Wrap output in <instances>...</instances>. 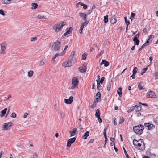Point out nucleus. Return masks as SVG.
Instances as JSON below:
<instances>
[{
    "mask_svg": "<svg viewBox=\"0 0 158 158\" xmlns=\"http://www.w3.org/2000/svg\"><path fill=\"white\" fill-rule=\"evenodd\" d=\"M144 128L143 125L140 124L138 126H134L133 127V130L136 134L141 135L144 129Z\"/></svg>",
    "mask_w": 158,
    "mask_h": 158,
    "instance_id": "obj_1",
    "label": "nucleus"
},
{
    "mask_svg": "<svg viewBox=\"0 0 158 158\" xmlns=\"http://www.w3.org/2000/svg\"><path fill=\"white\" fill-rule=\"evenodd\" d=\"M61 45V43L58 41L54 42L52 47V49L55 51H57L59 50Z\"/></svg>",
    "mask_w": 158,
    "mask_h": 158,
    "instance_id": "obj_2",
    "label": "nucleus"
},
{
    "mask_svg": "<svg viewBox=\"0 0 158 158\" xmlns=\"http://www.w3.org/2000/svg\"><path fill=\"white\" fill-rule=\"evenodd\" d=\"M79 83V81L78 79L76 77H73L72 79V86L71 88V89H73L76 87H77V85Z\"/></svg>",
    "mask_w": 158,
    "mask_h": 158,
    "instance_id": "obj_3",
    "label": "nucleus"
},
{
    "mask_svg": "<svg viewBox=\"0 0 158 158\" xmlns=\"http://www.w3.org/2000/svg\"><path fill=\"white\" fill-rule=\"evenodd\" d=\"M142 143H137V145H135V148L137 149L143 151L144 150L145 146V144L143 141V142H141Z\"/></svg>",
    "mask_w": 158,
    "mask_h": 158,
    "instance_id": "obj_4",
    "label": "nucleus"
},
{
    "mask_svg": "<svg viewBox=\"0 0 158 158\" xmlns=\"http://www.w3.org/2000/svg\"><path fill=\"white\" fill-rule=\"evenodd\" d=\"M76 53L75 51H74L71 53V54L69 57L68 60L69 62H71L72 65L75 62V59L74 57V55Z\"/></svg>",
    "mask_w": 158,
    "mask_h": 158,
    "instance_id": "obj_5",
    "label": "nucleus"
},
{
    "mask_svg": "<svg viewBox=\"0 0 158 158\" xmlns=\"http://www.w3.org/2000/svg\"><path fill=\"white\" fill-rule=\"evenodd\" d=\"M144 125L145 127H148L149 130H152L155 128V126L152 124L145 123Z\"/></svg>",
    "mask_w": 158,
    "mask_h": 158,
    "instance_id": "obj_6",
    "label": "nucleus"
},
{
    "mask_svg": "<svg viewBox=\"0 0 158 158\" xmlns=\"http://www.w3.org/2000/svg\"><path fill=\"white\" fill-rule=\"evenodd\" d=\"M76 138L75 137H73L69 139L67 141V146L70 147L71 144L73 143L75 141Z\"/></svg>",
    "mask_w": 158,
    "mask_h": 158,
    "instance_id": "obj_7",
    "label": "nucleus"
},
{
    "mask_svg": "<svg viewBox=\"0 0 158 158\" xmlns=\"http://www.w3.org/2000/svg\"><path fill=\"white\" fill-rule=\"evenodd\" d=\"M72 63L67 60L62 63V66L64 67H69L72 66Z\"/></svg>",
    "mask_w": 158,
    "mask_h": 158,
    "instance_id": "obj_8",
    "label": "nucleus"
},
{
    "mask_svg": "<svg viewBox=\"0 0 158 158\" xmlns=\"http://www.w3.org/2000/svg\"><path fill=\"white\" fill-rule=\"evenodd\" d=\"M60 26V23L57 24L53 27V28L55 30L56 32H58L62 29Z\"/></svg>",
    "mask_w": 158,
    "mask_h": 158,
    "instance_id": "obj_9",
    "label": "nucleus"
},
{
    "mask_svg": "<svg viewBox=\"0 0 158 158\" xmlns=\"http://www.w3.org/2000/svg\"><path fill=\"white\" fill-rule=\"evenodd\" d=\"M73 97L70 96L68 99H65L64 102L67 104H70L73 102Z\"/></svg>",
    "mask_w": 158,
    "mask_h": 158,
    "instance_id": "obj_10",
    "label": "nucleus"
},
{
    "mask_svg": "<svg viewBox=\"0 0 158 158\" xmlns=\"http://www.w3.org/2000/svg\"><path fill=\"white\" fill-rule=\"evenodd\" d=\"M101 94L100 92H98L95 95L96 101L100 102L101 101Z\"/></svg>",
    "mask_w": 158,
    "mask_h": 158,
    "instance_id": "obj_11",
    "label": "nucleus"
},
{
    "mask_svg": "<svg viewBox=\"0 0 158 158\" xmlns=\"http://www.w3.org/2000/svg\"><path fill=\"white\" fill-rule=\"evenodd\" d=\"M155 93L152 91H149L146 95V97L148 98H154Z\"/></svg>",
    "mask_w": 158,
    "mask_h": 158,
    "instance_id": "obj_12",
    "label": "nucleus"
},
{
    "mask_svg": "<svg viewBox=\"0 0 158 158\" xmlns=\"http://www.w3.org/2000/svg\"><path fill=\"white\" fill-rule=\"evenodd\" d=\"M79 15L80 17L84 20H87V15L81 12L79 13Z\"/></svg>",
    "mask_w": 158,
    "mask_h": 158,
    "instance_id": "obj_13",
    "label": "nucleus"
},
{
    "mask_svg": "<svg viewBox=\"0 0 158 158\" xmlns=\"http://www.w3.org/2000/svg\"><path fill=\"white\" fill-rule=\"evenodd\" d=\"M100 64L101 65L104 64V66L106 67L109 66V63L108 61H106L105 60H103L101 63Z\"/></svg>",
    "mask_w": 158,
    "mask_h": 158,
    "instance_id": "obj_14",
    "label": "nucleus"
},
{
    "mask_svg": "<svg viewBox=\"0 0 158 158\" xmlns=\"http://www.w3.org/2000/svg\"><path fill=\"white\" fill-rule=\"evenodd\" d=\"M77 131V129L76 128H73L72 130L69 131V133L71 134L70 137L74 136L76 134V131Z\"/></svg>",
    "mask_w": 158,
    "mask_h": 158,
    "instance_id": "obj_15",
    "label": "nucleus"
},
{
    "mask_svg": "<svg viewBox=\"0 0 158 158\" xmlns=\"http://www.w3.org/2000/svg\"><path fill=\"white\" fill-rule=\"evenodd\" d=\"M144 84L143 82H140L138 85V88L139 90H143L145 89L143 88Z\"/></svg>",
    "mask_w": 158,
    "mask_h": 158,
    "instance_id": "obj_16",
    "label": "nucleus"
},
{
    "mask_svg": "<svg viewBox=\"0 0 158 158\" xmlns=\"http://www.w3.org/2000/svg\"><path fill=\"white\" fill-rule=\"evenodd\" d=\"M143 142V139H139L138 140H137L136 139H134L133 140V144L134 145L135 147V144H136V145H137V143H135V142L137 143V142Z\"/></svg>",
    "mask_w": 158,
    "mask_h": 158,
    "instance_id": "obj_17",
    "label": "nucleus"
},
{
    "mask_svg": "<svg viewBox=\"0 0 158 158\" xmlns=\"http://www.w3.org/2000/svg\"><path fill=\"white\" fill-rule=\"evenodd\" d=\"M7 110V108H5L4 110H2L1 112V114H0V116L1 117H2L4 116L5 115Z\"/></svg>",
    "mask_w": 158,
    "mask_h": 158,
    "instance_id": "obj_18",
    "label": "nucleus"
},
{
    "mask_svg": "<svg viewBox=\"0 0 158 158\" xmlns=\"http://www.w3.org/2000/svg\"><path fill=\"white\" fill-rule=\"evenodd\" d=\"M89 131H86L82 137V138L83 139H85L89 135Z\"/></svg>",
    "mask_w": 158,
    "mask_h": 158,
    "instance_id": "obj_19",
    "label": "nucleus"
},
{
    "mask_svg": "<svg viewBox=\"0 0 158 158\" xmlns=\"http://www.w3.org/2000/svg\"><path fill=\"white\" fill-rule=\"evenodd\" d=\"M6 44L5 43H3L1 44V51L3 52L4 51L6 48Z\"/></svg>",
    "mask_w": 158,
    "mask_h": 158,
    "instance_id": "obj_20",
    "label": "nucleus"
},
{
    "mask_svg": "<svg viewBox=\"0 0 158 158\" xmlns=\"http://www.w3.org/2000/svg\"><path fill=\"white\" fill-rule=\"evenodd\" d=\"M133 41L134 42L135 45H138L139 43V41L138 39H135L134 38L133 39Z\"/></svg>",
    "mask_w": 158,
    "mask_h": 158,
    "instance_id": "obj_21",
    "label": "nucleus"
},
{
    "mask_svg": "<svg viewBox=\"0 0 158 158\" xmlns=\"http://www.w3.org/2000/svg\"><path fill=\"white\" fill-rule=\"evenodd\" d=\"M122 89L120 87L118 88L117 90V93L120 97H121L122 95Z\"/></svg>",
    "mask_w": 158,
    "mask_h": 158,
    "instance_id": "obj_22",
    "label": "nucleus"
},
{
    "mask_svg": "<svg viewBox=\"0 0 158 158\" xmlns=\"http://www.w3.org/2000/svg\"><path fill=\"white\" fill-rule=\"evenodd\" d=\"M136 106L135 108H136V112H137L139 111H140L141 110V106L139 105V106H137L135 105Z\"/></svg>",
    "mask_w": 158,
    "mask_h": 158,
    "instance_id": "obj_23",
    "label": "nucleus"
},
{
    "mask_svg": "<svg viewBox=\"0 0 158 158\" xmlns=\"http://www.w3.org/2000/svg\"><path fill=\"white\" fill-rule=\"evenodd\" d=\"M79 70H80V72L81 73H83V72H85L86 71V68H85L84 69L83 67H80L79 68Z\"/></svg>",
    "mask_w": 158,
    "mask_h": 158,
    "instance_id": "obj_24",
    "label": "nucleus"
},
{
    "mask_svg": "<svg viewBox=\"0 0 158 158\" xmlns=\"http://www.w3.org/2000/svg\"><path fill=\"white\" fill-rule=\"evenodd\" d=\"M37 18L39 19H46L47 18L45 16L41 15H39L37 16Z\"/></svg>",
    "mask_w": 158,
    "mask_h": 158,
    "instance_id": "obj_25",
    "label": "nucleus"
},
{
    "mask_svg": "<svg viewBox=\"0 0 158 158\" xmlns=\"http://www.w3.org/2000/svg\"><path fill=\"white\" fill-rule=\"evenodd\" d=\"M32 6L31 7L32 9L35 10L38 7V4L35 3H34L32 4Z\"/></svg>",
    "mask_w": 158,
    "mask_h": 158,
    "instance_id": "obj_26",
    "label": "nucleus"
},
{
    "mask_svg": "<svg viewBox=\"0 0 158 158\" xmlns=\"http://www.w3.org/2000/svg\"><path fill=\"white\" fill-rule=\"evenodd\" d=\"M6 126L7 128V130L10 129V128L12 126V123L11 122H8L6 123Z\"/></svg>",
    "mask_w": 158,
    "mask_h": 158,
    "instance_id": "obj_27",
    "label": "nucleus"
},
{
    "mask_svg": "<svg viewBox=\"0 0 158 158\" xmlns=\"http://www.w3.org/2000/svg\"><path fill=\"white\" fill-rule=\"evenodd\" d=\"M97 82V88L98 90H102V87L100 85V83H99V82H98V81Z\"/></svg>",
    "mask_w": 158,
    "mask_h": 158,
    "instance_id": "obj_28",
    "label": "nucleus"
},
{
    "mask_svg": "<svg viewBox=\"0 0 158 158\" xmlns=\"http://www.w3.org/2000/svg\"><path fill=\"white\" fill-rule=\"evenodd\" d=\"M1 128L2 130H7V128L6 127V123H4L2 126Z\"/></svg>",
    "mask_w": 158,
    "mask_h": 158,
    "instance_id": "obj_29",
    "label": "nucleus"
},
{
    "mask_svg": "<svg viewBox=\"0 0 158 158\" xmlns=\"http://www.w3.org/2000/svg\"><path fill=\"white\" fill-rule=\"evenodd\" d=\"M117 21V20L115 18H111L110 20V22L111 24L114 23Z\"/></svg>",
    "mask_w": 158,
    "mask_h": 158,
    "instance_id": "obj_30",
    "label": "nucleus"
},
{
    "mask_svg": "<svg viewBox=\"0 0 158 158\" xmlns=\"http://www.w3.org/2000/svg\"><path fill=\"white\" fill-rule=\"evenodd\" d=\"M95 116L98 117L100 116V111L98 109H97L96 111V113L95 114Z\"/></svg>",
    "mask_w": 158,
    "mask_h": 158,
    "instance_id": "obj_31",
    "label": "nucleus"
},
{
    "mask_svg": "<svg viewBox=\"0 0 158 158\" xmlns=\"http://www.w3.org/2000/svg\"><path fill=\"white\" fill-rule=\"evenodd\" d=\"M136 106H132L128 110L127 112L129 113H131V112H132V111H133L134 110V109L135 108Z\"/></svg>",
    "mask_w": 158,
    "mask_h": 158,
    "instance_id": "obj_32",
    "label": "nucleus"
},
{
    "mask_svg": "<svg viewBox=\"0 0 158 158\" xmlns=\"http://www.w3.org/2000/svg\"><path fill=\"white\" fill-rule=\"evenodd\" d=\"M104 79H105V77H102L101 78L100 80H97L96 81H97H97H98V82H99L100 83L102 84L103 83V81H104Z\"/></svg>",
    "mask_w": 158,
    "mask_h": 158,
    "instance_id": "obj_33",
    "label": "nucleus"
},
{
    "mask_svg": "<svg viewBox=\"0 0 158 158\" xmlns=\"http://www.w3.org/2000/svg\"><path fill=\"white\" fill-rule=\"evenodd\" d=\"M85 22L82 24L81 26L84 27V26H86L89 23V21H87V20H84Z\"/></svg>",
    "mask_w": 158,
    "mask_h": 158,
    "instance_id": "obj_34",
    "label": "nucleus"
},
{
    "mask_svg": "<svg viewBox=\"0 0 158 158\" xmlns=\"http://www.w3.org/2000/svg\"><path fill=\"white\" fill-rule=\"evenodd\" d=\"M135 16V14L134 13H132V12L131 13V17L130 18V19L131 20V21H132L134 19Z\"/></svg>",
    "mask_w": 158,
    "mask_h": 158,
    "instance_id": "obj_35",
    "label": "nucleus"
},
{
    "mask_svg": "<svg viewBox=\"0 0 158 158\" xmlns=\"http://www.w3.org/2000/svg\"><path fill=\"white\" fill-rule=\"evenodd\" d=\"M123 149L124 150V153L125 155V156H126V157L127 158H128V157L129 156V155H128V154H127V151H126L124 147L123 146Z\"/></svg>",
    "mask_w": 158,
    "mask_h": 158,
    "instance_id": "obj_36",
    "label": "nucleus"
},
{
    "mask_svg": "<svg viewBox=\"0 0 158 158\" xmlns=\"http://www.w3.org/2000/svg\"><path fill=\"white\" fill-rule=\"evenodd\" d=\"M104 22L105 23H106L108 21V16L106 15L104 16Z\"/></svg>",
    "mask_w": 158,
    "mask_h": 158,
    "instance_id": "obj_37",
    "label": "nucleus"
},
{
    "mask_svg": "<svg viewBox=\"0 0 158 158\" xmlns=\"http://www.w3.org/2000/svg\"><path fill=\"white\" fill-rule=\"evenodd\" d=\"M2 2L3 4H9V0H2Z\"/></svg>",
    "mask_w": 158,
    "mask_h": 158,
    "instance_id": "obj_38",
    "label": "nucleus"
},
{
    "mask_svg": "<svg viewBox=\"0 0 158 158\" xmlns=\"http://www.w3.org/2000/svg\"><path fill=\"white\" fill-rule=\"evenodd\" d=\"M148 44H144L138 50V52H140L141 50H142V49L144 48V47H145L146 46H147Z\"/></svg>",
    "mask_w": 158,
    "mask_h": 158,
    "instance_id": "obj_39",
    "label": "nucleus"
},
{
    "mask_svg": "<svg viewBox=\"0 0 158 158\" xmlns=\"http://www.w3.org/2000/svg\"><path fill=\"white\" fill-rule=\"evenodd\" d=\"M33 71L32 70H30L28 73V75L29 77H31L33 75Z\"/></svg>",
    "mask_w": 158,
    "mask_h": 158,
    "instance_id": "obj_40",
    "label": "nucleus"
},
{
    "mask_svg": "<svg viewBox=\"0 0 158 158\" xmlns=\"http://www.w3.org/2000/svg\"><path fill=\"white\" fill-rule=\"evenodd\" d=\"M124 118L122 117H120L119 121V124H120L124 122Z\"/></svg>",
    "mask_w": 158,
    "mask_h": 158,
    "instance_id": "obj_41",
    "label": "nucleus"
},
{
    "mask_svg": "<svg viewBox=\"0 0 158 158\" xmlns=\"http://www.w3.org/2000/svg\"><path fill=\"white\" fill-rule=\"evenodd\" d=\"M82 60H85L87 58V54L86 53H84L82 55Z\"/></svg>",
    "mask_w": 158,
    "mask_h": 158,
    "instance_id": "obj_42",
    "label": "nucleus"
},
{
    "mask_svg": "<svg viewBox=\"0 0 158 158\" xmlns=\"http://www.w3.org/2000/svg\"><path fill=\"white\" fill-rule=\"evenodd\" d=\"M137 69H138V68H137V67H135L133 69V71H132L133 73L134 74H135L137 72Z\"/></svg>",
    "mask_w": 158,
    "mask_h": 158,
    "instance_id": "obj_43",
    "label": "nucleus"
},
{
    "mask_svg": "<svg viewBox=\"0 0 158 158\" xmlns=\"http://www.w3.org/2000/svg\"><path fill=\"white\" fill-rule=\"evenodd\" d=\"M124 19L126 25H129L130 24V22L129 21L127 20V18L126 17H124Z\"/></svg>",
    "mask_w": 158,
    "mask_h": 158,
    "instance_id": "obj_44",
    "label": "nucleus"
},
{
    "mask_svg": "<svg viewBox=\"0 0 158 158\" xmlns=\"http://www.w3.org/2000/svg\"><path fill=\"white\" fill-rule=\"evenodd\" d=\"M111 86V83H109L108 84L107 86V89L108 91H109L110 89Z\"/></svg>",
    "mask_w": 158,
    "mask_h": 158,
    "instance_id": "obj_45",
    "label": "nucleus"
},
{
    "mask_svg": "<svg viewBox=\"0 0 158 158\" xmlns=\"http://www.w3.org/2000/svg\"><path fill=\"white\" fill-rule=\"evenodd\" d=\"M60 116L62 118H65V114L64 113L62 112H60Z\"/></svg>",
    "mask_w": 158,
    "mask_h": 158,
    "instance_id": "obj_46",
    "label": "nucleus"
},
{
    "mask_svg": "<svg viewBox=\"0 0 158 158\" xmlns=\"http://www.w3.org/2000/svg\"><path fill=\"white\" fill-rule=\"evenodd\" d=\"M73 30V28L72 27H70L68 29V30L66 32L67 33H68L69 34L70 33H71L72 32V31Z\"/></svg>",
    "mask_w": 158,
    "mask_h": 158,
    "instance_id": "obj_47",
    "label": "nucleus"
},
{
    "mask_svg": "<svg viewBox=\"0 0 158 158\" xmlns=\"http://www.w3.org/2000/svg\"><path fill=\"white\" fill-rule=\"evenodd\" d=\"M96 105V101H94V102L93 103L92 105L91 106V107L92 108H93Z\"/></svg>",
    "mask_w": 158,
    "mask_h": 158,
    "instance_id": "obj_48",
    "label": "nucleus"
},
{
    "mask_svg": "<svg viewBox=\"0 0 158 158\" xmlns=\"http://www.w3.org/2000/svg\"><path fill=\"white\" fill-rule=\"evenodd\" d=\"M155 78V79H158V72H155L154 73Z\"/></svg>",
    "mask_w": 158,
    "mask_h": 158,
    "instance_id": "obj_49",
    "label": "nucleus"
},
{
    "mask_svg": "<svg viewBox=\"0 0 158 158\" xmlns=\"http://www.w3.org/2000/svg\"><path fill=\"white\" fill-rule=\"evenodd\" d=\"M84 27H83V26H81L80 29L79 30V32L80 33L82 34V31Z\"/></svg>",
    "mask_w": 158,
    "mask_h": 158,
    "instance_id": "obj_50",
    "label": "nucleus"
},
{
    "mask_svg": "<svg viewBox=\"0 0 158 158\" xmlns=\"http://www.w3.org/2000/svg\"><path fill=\"white\" fill-rule=\"evenodd\" d=\"M0 14L2 15L3 16L5 15V14L3 10L1 9L0 10Z\"/></svg>",
    "mask_w": 158,
    "mask_h": 158,
    "instance_id": "obj_51",
    "label": "nucleus"
},
{
    "mask_svg": "<svg viewBox=\"0 0 158 158\" xmlns=\"http://www.w3.org/2000/svg\"><path fill=\"white\" fill-rule=\"evenodd\" d=\"M154 121L158 125V116L156 118Z\"/></svg>",
    "mask_w": 158,
    "mask_h": 158,
    "instance_id": "obj_52",
    "label": "nucleus"
},
{
    "mask_svg": "<svg viewBox=\"0 0 158 158\" xmlns=\"http://www.w3.org/2000/svg\"><path fill=\"white\" fill-rule=\"evenodd\" d=\"M154 35H153L151 34L149 36L148 39L149 40H150L152 38L153 39V38H154Z\"/></svg>",
    "mask_w": 158,
    "mask_h": 158,
    "instance_id": "obj_53",
    "label": "nucleus"
},
{
    "mask_svg": "<svg viewBox=\"0 0 158 158\" xmlns=\"http://www.w3.org/2000/svg\"><path fill=\"white\" fill-rule=\"evenodd\" d=\"M16 114L14 112H13L12 113V114L11 115V117H12V118H14L16 117Z\"/></svg>",
    "mask_w": 158,
    "mask_h": 158,
    "instance_id": "obj_54",
    "label": "nucleus"
},
{
    "mask_svg": "<svg viewBox=\"0 0 158 158\" xmlns=\"http://www.w3.org/2000/svg\"><path fill=\"white\" fill-rule=\"evenodd\" d=\"M37 40V37H32L31 39V41H33L34 40Z\"/></svg>",
    "mask_w": 158,
    "mask_h": 158,
    "instance_id": "obj_55",
    "label": "nucleus"
},
{
    "mask_svg": "<svg viewBox=\"0 0 158 158\" xmlns=\"http://www.w3.org/2000/svg\"><path fill=\"white\" fill-rule=\"evenodd\" d=\"M149 66H148L146 67L145 68H143L142 71H143V72H144V73H145L146 71L148 70V67Z\"/></svg>",
    "mask_w": 158,
    "mask_h": 158,
    "instance_id": "obj_56",
    "label": "nucleus"
},
{
    "mask_svg": "<svg viewBox=\"0 0 158 158\" xmlns=\"http://www.w3.org/2000/svg\"><path fill=\"white\" fill-rule=\"evenodd\" d=\"M44 61L43 60H42L40 62L39 65L40 66H42L44 64Z\"/></svg>",
    "mask_w": 158,
    "mask_h": 158,
    "instance_id": "obj_57",
    "label": "nucleus"
},
{
    "mask_svg": "<svg viewBox=\"0 0 158 158\" xmlns=\"http://www.w3.org/2000/svg\"><path fill=\"white\" fill-rule=\"evenodd\" d=\"M110 140L112 142H113V143L114 144V140H115V138H114L111 137L110 138Z\"/></svg>",
    "mask_w": 158,
    "mask_h": 158,
    "instance_id": "obj_58",
    "label": "nucleus"
},
{
    "mask_svg": "<svg viewBox=\"0 0 158 158\" xmlns=\"http://www.w3.org/2000/svg\"><path fill=\"white\" fill-rule=\"evenodd\" d=\"M139 32L134 37V38L136 39H138L139 38Z\"/></svg>",
    "mask_w": 158,
    "mask_h": 158,
    "instance_id": "obj_59",
    "label": "nucleus"
},
{
    "mask_svg": "<svg viewBox=\"0 0 158 158\" xmlns=\"http://www.w3.org/2000/svg\"><path fill=\"white\" fill-rule=\"evenodd\" d=\"M66 50L64 49V50L62 51V52L60 54V56H62L64 55L65 52H66Z\"/></svg>",
    "mask_w": 158,
    "mask_h": 158,
    "instance_id": "obj_60",
    "label": "nucleus"
},
{
    "mask_svg": "<svg viewBox=\"0 0 158 158\" xmlns=\"http://www.w3.org/2000/svg\"><path fill=\"white\" fill-rule=\"evenodd\" d=\"M78 5H80L81 6H83V5H84V4H83V3H82V2H79L78 3H77V4L76 5V6L77 7V6L78 7Z\"/></svg>",
    "mask_w": 158,
    "mask_h": 158,
    "instance_id": "obj_61",
    "label": "nucleus"
},
{
    "mask_svg": "<svg viewBox=\"0 0 158 158\" xmlns=\"http://www.w3.org/2000/svg\"><path fill=\"white\" fill-rule=\"evenodd\" d=\"M98 118V122H99V123H101L102 122V119H101V118H100V116L97 117Z\"/></svg>",
    "mask_w": 158,
    "mask_h": 158,
    "instance_id": "obj_62",
    "label": "nucleus"
},
{
    "mask_svg": "<svg viewBox=\"0 0 158 158\" xmlns=\"http://www.w3.org/2000/svg\"><path fill=\"white\" fill-rule=\"evenodd\" d=\"M60 55V54H57V53H56V54L53 57V59H55L56 57H57L58 55Z\"/></svg>",
    "mask_w": 158,
    "mask_h": 158,
    "instance_id": "obj_63",
    "label": "nucleus"
},
{
    "mask_svg": "<svg viewBox=\"0 0 158 158\" xmlns=\"http://www.w3.org/2000/svg\"><path fill=\"white\" fill-rule=\"evenodd\" d=\"M33 156L34 158H37L38 157L37 155L35 153L34 154Z\"/></svg>",
    "mask_w": 158,
    "mask_h": 158,
    "instance_id": "obj_64",
    "label": "nucleus"
}]
</instances>
